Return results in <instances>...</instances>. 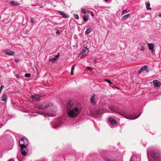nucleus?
<instances>
[{"label":"nucleus","mask_w":161,"mask_h":161,"mask_svg":"<svg viewBox=\"0 0 161 161\" xmlns=\"http://www.w3.org/2000/svg\"><path fill=\"white\" fill-rule=\"evenodd\" d=\"M31 22L33 23H34V22L33 21V18H31Z\"/></svg>","instance_id":"37"},{"label":"nucleus","mask_w":161,"mask_h":161,"mask_svg":"<svg viewBox=\"0 0 161 161\" xmlns=\"http://www.w3.org/2000/svg\"><path fill=\"white\" fill-rule=\"evenodd\" d=\"M121 114L125 118L130 119H135L139 116H136V115L128 114L126 113H122Z\"/></svg>","instance_id":"4"},{"label":"nucleus","mask_w":161,"mask_h":161,"mask_svg":"<svg viewBox=\"0 0 161 161\" xmlns=\"http://www.w3.org/2000/svg\"><path fill=\"white\" fill-rule=\"evenodd\" d=\"M74 16L75 18L76 19H78L79 18V16L77 14H74Z\"/></svg>","instance_id":"32"},{"label":"nucleus","mask_w":161,"mask_h":161,"mask_svg":"<svg viewBox=\"0 0 161 161\" xmlns=\"http://www.w3.org/2000/svg\"><path fill=\"white\" fill-rule=\"evenodd\" d=\"M7 96L5 94L3 95L1 97V100L5 102H7Z\"/></svg>","instance_id":"17"},{"label":"nucleus","mask_w":161,"mask_h":161,"mask_svg":"<svg viewBox=\"0 0 161 161\" xmlns=\"http://www.w3.org/2000/svg\"><path fill=\"white\" fill-rule=\"evenodd\" d=\"M60 123H61V122H59L58 123H55L54 124L53 126V127L54 128H57V127H58V126L60 124Z\"/></svg>","instance_id":"22"},{"label":"nucleus","mask_w":161,"mask_h":161,"mask_svg":"<svg viewBox=\"0 0 161 161\" xmlns=\"http://www.w3.org/2000/svg\"><path fill=\"white\" fill-rule=\"evenodd\" d=\"M14 61L15 62H18V60H17V59H15V60Z\"/></svg>","instance_id":"41"},{"label":"nucleus","mask_w":161,"mask_h":161,"mask_svg":"<svg viewBox=\"0 0 161 161\" xmlns=\"http://www.w3.org/2000/svg\"><path fill=\"white\" fill-rule=\"evenodd\" d=\"M104 80L105 81H107V82H108L109 84H112V83L111 82L110 80H108V79H105V80Z\"/></svg>","instance_id":"30"},{"label":"nucleus","mask_w":161,"mask_h":161,"mask_svg":"<svg viewBox=\"0 0 161 161\" xmlns=\"http://www.w3.org/2000/svg\"><path fill=\"white\" fill-rule=\"evenodd\" d=\"M31 74L30 73H26L25 74V76L26 77H29L31 76Z\"/></svg>","instance_id":"28"},{"label":"nucleus","mask_w":161,"mask_h":161,"mask_svg":"<svg viewBox=\"0 0 161 161\" xmlns=\"http://www.w3.org/2000/svg\"><path fill=\"white\" fill-rule=\"evenodd\" d=\"M82 12L84 14H85L86 13V10L85 9H83L82 10Z\"/></svg>","instance_id":"36"},{"label":"nucleus","mask_w":161,"mask_h":161,"mask_svg":"<svg viewBox=\"0 0 161 161\" xmlns=\"http://www.w3.org/2000/svg\"><path fill=\"white\" fill-rule=\"evenodd\" d=\"M16 77L17 78H18L19 77V74H17L16 75Z\"/></svg>","instance_id":"39"},{"label":"nucleus","mask_w":161,"mask_h":161,"mask_svg":"<svg viewBox=\"0 0 161 161\" xmlns=\"http://www.w3.org/2000/svg\"><path fill=\"white\" fill-rule=\"evenodd\" d=\"M66 111L68 115L72 118L76 117L80 112L76 103L71 100H69L67 102Z\"/></svg>","instance_id":"1"},{"label":"nucleus","mask_w":161,"mask_h":161,"mask_svg":"<svg viewBox=\"0 0 161 161\" xmlns=\"http://www.w3.org/2000/svg\"><path fill=\"white\" fill-rule=\"evenodd\" d=\"M10 4L12 6H18L20 4L19 3L14 1H11L10 2Z\"/></svg>","instance_id":"15"},{"label":"nucleus","mask_w":161,"mask_h":161,"mask_svg":"<svg viewBox=\"0 0 161 161\" xmlns=\"http://www.w3.org/2000/svg\"><path fill=\"white\" fill-rule=\"evenodd\" d=\"M40 161H46L45 159H42Z\"/></svg>","instance_id":"42"},{"label":"nucleus","mask_w":161,"mask_h":161,"mask_svg":"<svg viewBox=\"0 0 161 161\" xmlns=\"http://www.w3.org/2000/svg\"><path fill=\"white\" fill-rule=\"evenodd\" d=\"M42 104L45 109L47 107L51 106L52 105L51 103L47 101L44 102Z\"/></svg>","instance_id":"10"},{"label":"nucleus","mask_w":161,"mask_h":161,"mask_svg":"<svg viewBox=\"0 0 161 161\" xmlns=\"http://www.w3.org/2000/svg\"><path fill=\"white\" fill-rule=\"evenodd\" d=\"M41 97V96L38 94H35L29 98V100L30 102L39 101Z\"/></svg>","instance_id":"3"},{"label":"nucleus","mask_w":161,"mask_h":161,"mask_svg":"<svg viewBox=\"0 0 161 161\" xmlns=\"http://www.w3.org/2000/svg\"><path fill=\"white\" fill-rule=\"evenodd\" d=\"M134 158L133 157H132L130 159V161H134ZM137 160L138 161H141V159L140 158H137Z\"/></svg>","instance_id":"25"},{"label":"nucleus","mask_w":161,"mask_h":161,"mask_svg":"<svg viewBox=\"0 0 161 161\" xmlns=\"http://www.w3.org/2000/svg\"><path fill=\"white\" fill-rule=\"evenodd\" d=\"M89 53V49L86 46H83L82 52L81 53V58H85Z\"/></svg>","instance_id":"5"},{"label":"nucleus","mask_w":161,"mask_h":161,"mask_svg":"<svg viewBox=\"0 0 161 161\" xmlns=\"http://www.w3.org/2000/svg\"><path fill=\"white\" fill-rule=\"evenodd\" d=\"M127 13V10L126 9H125V10L123 11L122 12L121 14L122 15H123L125 14V13Z\"/></svg>","instance_id":"29"},{"label":"nucleus","mask_w":161,"mask_h":161,"mask_svg":"<svg viewBox=\"0 0 161 161\" xmlns=\"http://www.w3.org/2000/svg\"><path fill=\"white\" fill-rule=\"evenodd\" d=\"M147 66H146V65L144 66L142 68L140 69H139V70L138 72L139 74H140L142 71L147 70Z\"/></svg>","instance_id":"13"},{"label":"nucleus","mask_w":161,"mask_h":161,"mask_svg":"<svg viewBox=\"0 0 161 161\" xmlns=\"http://www.w3.org/2000/svg\"><path fill=\"white\" fill-rule=\"evenodd\" d=\"M152 156L156 159H159L160 156V154L159 152L157 151H155L152 153Z\"/></svg>","instance_id":"7"},{"label":"nucleus","mask_w":161,"mask_h":161,"mask_svg":"<svg viewBox=\"0 0 161 161\" xmlns=\"http://www.w3.org/2000/svg\"><path fill=\"white\" fill-rule=\"evenodd\" d=\"M58 12L59 14L62 16L64 18H67L69 17V16L67 15L66 14L64 13L63 12H62L60 11H58Z\"/></svg>","instance_id":"16"},{"label":"nucleus","mask_w":161,"mask_h":161,"mask_svg":"<svg viewBox=\"0 0 161 161\" xmlns=\"http://www.w3.org/2000/svg\"><path fill=\"white\" fill-rule=\"evenodd\" d=\"M23 148L20 147V152L22 155L25 156L28 153V150L27 147H23Z\"/></svg>","instance_id":"6"},{"label":"nucleus","mask_w":161,"mask_h":161,"mask_svg":"<svg viewBox=\"0 0 161 161\" xmlns=\"http://www.w3.org/2000/svg\"><path fill=\"white\" fill-rule=\"evenodd\" d=\"M89 13H90V14L92 16H93V17L94 16V14L93 12H89Z\"/></svg>","instance_id":"35"},{"label":"nucleus","mask_w":161,"mask_h":161,"mask_svg":"<svg viewBox=\"0 0 161 161\" xmlns=\"http://www.w3.org/2000/svg\"><path fill=\"white\" fill-rule=\"evenodd\" d=\"M141 50L143 51V49H141Z\"/></svg>","instance_id":"48"},{"label":"nucleus","mask_w":161,"mask_h":161,"mask_svg":"<svg viewBox=\"0 0 161 161\" xmlns=\"http://www.w3.org/2000/svg\"><path fill=\"white\" fill-rule=\"evenodd\" d=\"M75 65H74L72 67L71 73H70V74L71 75H73L74 74L73 71L74 70V67Z\"/></svg>","instance_id":"27"},{"label":"nucleus","mask_w":161,"mask_h":161,"mask_svg":"<svg viewBox=\"0 0 161 161\" xmlns=\"http://www.w3.org/2000/svg\"><path fill=\"white\" fill-rule=\"evenodd\" d=\"M86 69H88L90 70H91L93 69L91 67H87L86 69Z\"/></svg>","instance_id":"34"},{"label":"nucleus","mask_w":161,"mask_h":161,"mask_svg":"<svg viewBox=\"0 0 161 161\" xmlns=\"http://www.w3.org/2000/svg\"><path fill=\"white\" fill-rule=\"evenodd\" d=\"M148 46L150 50L152 53H153L154 45L153 43L148 44Z\"/></svg>","instance_id":"14"},{"label":"nucleus","mask_w":161,"mask_h":161,"mask_svg":"<svg viewBox=\"0 0 161 161\" xmlns=\"http://www.w3.org/2000/svg\"><path fill=\"white\" fill-rule=\"evenodd\" d=\"M153 85L156 87H159L161 85V83L158 80H154L153 81Z\"/></svg>","instance_id":"9"},{"label":"nucleus","mask_w":161,"mask_h":161,"mask_svg":"<svg viewBox=\"0 0 161 161\" xmlns=\"http://www.w3.org/2000/svg\"><path fill=\"white\" fill-rule=\"evenodd\" d=\"M141 50L143 51V49H141Z\"/></svg>","instance_id":"47"},{"label":"nucleus","mask_w":161,"mask_h":161,"mask_svg":"<svg viewBox=\"0 0 161 161\" xmlns=\"http://www.w3.org/2000/svg\"><path fill=\"white\" fill-rule=\"evenodd\" d=\"M59 33H60V31H56V34H59Z\"/></svg>","instance_id":"38"},{"label":"nucleus","mask_w":161,"mask_h":161,"mask_svg":"<svg viewBox=\"0 0 161 161\" xmlns=\"http://www.w3.org/2000/svg\"><path fill=\"white\" fill-rule=\"evenodd\" d=\"M92 31V29L88 28L85 31V33L86 34H88L90 33Z\"/></svg>","instance_id":"23"},{"label":"nucleus","mask_w":161,"mask_h":161,"mask_svg":"<svg viewBox=\"0 0 161 161\" xmlns=\"http://www.w3.org/2000/svg\"><path fill=\"white\" fill-rule=\"evenodd\" d=\"M1 15H0V19H1Z\"/></svg>","instance_id":"46"},{"label":"nucleus","mask_w":161,"mask_h":161,"mask_svg":"<svg viewBox=\"0 0 161 161\" xmlns=\"http://www.w3.org/2000/svg\"><path fill=\"white\" fill-rule=\"evenodd\" d=\"M57 60L56 58H55V57L53 58H51V59H50L49 60V61H50V62H52L53 63H54V61L56 60Z\"/></svg>","instance_id":"26"},{"label":"nucleus","mask_w":161,"mask_h":161,"mask_svg":"<svg viewBox=\"0 0 161 161\" xmlns=\"http://www.w3.org/2000/svg\"><path fill=\"white\" fill-rule=\"evenodd\" d=\"M59 56H60V53H58L57 55H56V56H55V58H57V59H58V58L59 57Z\"/></svg>","instance_id":"31"},{"label":"nucleus","mask_w":161,"mask_h":161,"mask_svg":"<svg viewBox=\"0 0 161 161\" xmlns=\"http://www.w3.org/2000/svg\"><path fill=\"white\" fill-rule=\"evenodd\" d=\"M130 16V14H128L124 16L122 18V20L125 21L126 19H127Z\"/></svg>","instance_id":"20"},{"label":"nucleus","mask_w":161,"mask_h":161,"mask_svg":"<svg viewBox=\"0 0 161 161\" xmlns=\"http://www.w3.org/2000/svg\"><path fill=\"white\" fill-rule=\"evenodd\" d=\"M159 17H161V14H159Z\"/></svg>","instance_id":"43"},{"label":"nucleus","mask_w":161,"mask_h":161,"mask_svg":"<svg viewBox=\"0 0 161 161\" xmlns=\"http://www.w3.org/2000/svg\"><path fill=\"white\" fill-rule=\"evenodd\" d=\"M101 111H102V110H99L97 111L96 112V114H100V112Z\"/></svg>","instance_id":"33"},{"label":"nucleus","mask_w":161,"mask_h":161,"mask_svg":"<svg viewBox=\"0 0 161 161\" xmlns=\"http://www.w3.org/2000/svg\"><path fill=\"white\" fill-rule=\"evenodd\" d=\"M145 4L146 6V8L147 10H150L151 9V8L150 7V4L149 2H146Z\"/></svg>","instance_id":"19"},{"label":"nucleus","mask_w":161,"mask_h":161,"mask_svg":"<svg viewBox=\"0 0 161 161\" xmlns=\"http://www.w3.org/2000/svg\"><path fill=\"white\" fill-rule=\"evenodd\" d=\"M9 161H14V160L13 159H10Z\"/></svg>","instance_id":"40"},{"label":"nucleus","mask_w":161,"mask_h":161,"mask_svg":"<svg viewBox=\"0 0 161 161\" xmlns=\"http://www.w3.org/2000/svg\"><path fill=\"white\" fill-rule=\"evenodd\" d=\"M108 0H105V1H106V2H107L108 1Z\"/></svg>","instance_id":"44"},{"label":"nucleus","mask_w":161,"mask_h":161,"mask_svg":"<svg viewBox=\"0 0 161 161\" xmlns=\"http://www.w3.org/2000/svg\"><path fill=\"white\" fill-rule=\"evenodd\" d=\"M3 52L5 54L8 55H13L14 53V52L10 50H3Z\"/></svg>","instance_id":"8"},{"label":"nucleus","mask_w":161,"mask_h":161,"mask_svg":"<svg viewBox=\"0 0 161 161\" xmlns=\"http://www.w3.org/2000/svg\"><path fill=\"white\" fill-rule=\"evenodd\" d=\"M148 70H147V73H148Z\"/></svg>","instance_id":"45"},{"label":"nucleus","mask_w":161,"mask_h":161,"mask_svg":"<svg viewBox=\"0 0 161 161\" xmlns=\"http://www.w3.org/2000/svg\"><path fill=\"white\" fill-rule=\"evenodd\" d=\"M29 144L28 139L25 137H21L19 141V144L20 147L23 148V147H27Z\"/></svg>","instance_id":"2"},{"label":"nucleus","mask_w":161,"mask_h":161,"mask_svg":"<svg viewBox=\"0 0 161 161\" xmlns=\"http://www.w3.org/2000/svg\"><path fill=\"white\" fill-rule=\"evenodd\" d=\"M108 108L111 110L114 111L115 109V107L113 105H110L108 107Z\"/></svg>","instance_id":"21"},{"label":"nucleus","mask_w":161,"mask_h":161,"mask_svg":"<svg viewBox=\"0 0 161 161\" xmlns=\"http://www.w3.org/2000/svg\"><path fill=\"white\" fill-rule=\"evenodd\" d=\"M89 16L88 15H85L83 16V19L84 21L86 22L88 20Z\"/></svg>","instance_id":"18"},{"label":"nucleus","mask_w":161,"mask_h":161,"mask_svg":"<svg viewBox=\"0 0 161 161\" xmlns=\"http://www.w3.org/2000/svg\"><path fill=\"white\" fill-rule=\"evenodd\" d=\"M95 95L94 94H93L92 95L91 97L90 98V102L92 103L93 104H95L96 103V102H95Z\"/></svg>","instance_id":"12"},{"label":"nucleus","mask_w":161,"mask_h":161,"mask_svg":"<svg viewBox=\"0 0 161 161\" xmlns=\"http://www.w3.org/2000/svg\"><path fill=\"white\" fill-rule=\"evenodd\" d=\"M108 120L113 125H115L117 124V122L112 118H109L108 119Z\"/></svg>","instance_id":"11"},{"label":"nucleus","mask_w":161,"mask_h":161,"mask_svg":"<svg viewBox=\"0 0 161 161\" xmlns=\"http://www.w3.org/2000/svg\"><path fill=\"white\" fill-rule=\"evenodd\" d=\"M37 107L38 109H39L43 110L45 109L42 104H41Z\"/></svg>","instance_id":"24"}]
</instances>
